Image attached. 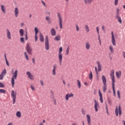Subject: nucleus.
I'll use <instances>...</instances> for the list:
<instances>
[{
  "label": "nucleus",
  "mask_w": 125,
  "mask_h": 125,
  "mask_svg": "<svg viewBox=\"0 0 125 125\" xmlns=\"http://www.w3.org/2000/svg\"><path fill=\"white\" fill-rule=\"evenodd\" d=\"M85 4H91L92 2V0H83Z\"/></svg>",
  "instance_id": "393cba45"
},
{
  "label": "nucleus",
  "mask_w": 125,
  "mask_h": 125,
  "mask_svg": "<svg viewBox=\"0 0 125 125\" xmlns=\"http://www.w3.org/2000/svg\"><path fill=\"white\" fill-rule=\"evenodd\" d=\"M82 113L83 115H85V111H84V110L82 109Z\"/></svg>",
  "instance_id": "5fc2aeb1"
},
{
  "label": "nucleus",
  "mask_w": 125,
  "mask_h": 125,
  "mask_svg": "<svg viewBox=\"0 0 125 125\" xmlns=\"http://www.w3.org/2000/svg\"><path fill=\"white\" fill-rule=\"evenodd\" d=\"M69 51H70V46H67L66 50V55H68L69 54Z\"/></svg>",
  "instance_id": "72a5a7b5"
},
{
  "label": "nucleus",
  "mask_w": 125,
  "mask_h": 125,
  "mask_svg": "<svg viewBox=\"0 0 125 125\" xmlns=\"http://www.w3.org/2000/svg\"><path fill=\"white\" fill-rule=\"evenodd\" d=\"M41 1L42 4L44 5V6H45V3L44 2V1H43V0H42Z\"/></svg>",
  "instance_id": "0e129e2a"
},
{
  "label": "nucleus",
  "mask_w": 125,
  "mask_h": 125,
  "mask_svg": "<svg viewBox=\"0 0 125 125\" xmlns=\"http://www.w3.org/2000/svg\"><path fill=\"white\" fill-rule=\"evenodd\" d=\"M26 49L28 54H30V55H32V52L33 51V49L30 46V44L29 43H27L26 44Z\"/></svg>",
  "instance_id": "6e6552de"
},
{
  "label": "nucleus",
  "mask_w": 125,
  "mask_h": 125,
  "mask_svg": "<svg viewBox=\"0 0 125 125\" xmlns=\"http://www.w3.org/2000/svg\"><path fill=\"white\" fill-rule=\"evenodd\" d=\"M24 54L26 60H29V56L27 54V53L26 52H24Z\"/></svg>",
  "instance_id": "58836bf2"
},
{
  "label": "nucleus",
  "mask_w": 125,
  "mask_h": 125,
  "mask_svg": "<svg viewBox=\"0 0 125 125\" xmlns=\"http://www.w3.org/2000/svg\"><path fill=\"white\" fill-rule=\"evenodd\" d=\"M62 51H63V48H62V47H60L59 48V54H61Z\"/></svg>",
  "instance_id": "ea45409f"
},
{
  "label": "nucleus",
  "mask_w": 125,
  "mask_h": 125,
  "mask_svg": "<svg viewBox=\"0 0 125 125\" xmlns=\"http://www.w3.org/2000/svg\"><path fill=\"white\" fill-rule=\"evenodd\" d=\"M54 103L55 105H57V103H56V100H54Z\"/></svg>",
  "instance_id": "338daca9"
},
{
  "label": "nucleus",
  "mask_w": 125,
  "mask_h": 125,
  "mask_svg": "<svg viewBox=\"0 0 125 125\" xmlns=\"http://www.w3.org/2000/svg\"><path fill=\"white\" fill-rule=\"evenodd\" d=\"M105 109H106L107 114H109V112H108V106H105Z\"/></svg>",
  "instance_id": "6e6d98bb"
},
{
  "label": "nucleus",
  "mask_w": 125,
  "mask_h": 125,
  "mask_svg": "<svg viewBox=\"0 0 125 125\" xmlns=\"http://www.w3.org/2000/svg\"><path fill=\"white\" fill-rule=\"evenodd\" d=\"M103 89L104 92H106V91L107 90V85H106V84H104Z\"/></svg>",
  "instance_id": "c85d7f7f"
},
{
  "label": "nucleus",
  "mask_w": 125,
  "mask_h": 125,
  "mask_svg": "<svg viewBox=\"0 0 125 125\" xmlns=\"http://www.w3.org/2000/svg\"><path fill=\"white\" fill-rule=\"evenodd\" d=\"M11 74L12 75L11 83H12V87H14V84H15V81L17 79V75H18V70H16L14 72H13V69L11 70Z\"/></svg>",
  "instance_id": "f257e3e1"
},
{
  "label": "nucleus",
  "mask_w": 125,
  "mask_h": 125,
  "mask_svg": "<svg viewBox=\"0 0 125 125\" xmlns=\"http://www.w3.org/2000/svg\"><path fill=\"white\" fill-rule=\"evenodd\" d=\"M85 46L86 49H87V50H89V49L90 48V43H89V42H85Z\"/></svg>",
  "instance_id": "aec40b11"
},
{
  "label": "nucleus",
  "mask_w": 125,
  "mask_h": 125,
  "mask_svg": "<svg viewBox=\"0 0 125 125\" xmlns=\"http://www.w3.org/2000/svg\"><path fill=\"white\" fill-rule=\"evenodd\" d=\"M40 83H41V85H42V86H43V82L42 80H41Z\"/></svg>",
  "instance_id": "4d7b16f0"
},
{
  "label": "nucleus",
  "mask_w": 125,
  "mask_h": 125,
  "mask_svg": "<svg viewBox=\"0 0 125 125\" xmlns=\"http://www.w3.org/2000/svg\"><path fill=\"white\" fill-rule=\"evenodd\" d=\"M51 34L52 36H54L55 35H56V31H55V29L54 28H52L51 29Z\"/></svg>",
  "instance_id": "4be33fe9"
},
{
  "label": "nucleus",
  "mask_w": 125,
  "mask_h": 125,
  "mask_svg": "<svg viewBox=\"0 0 125 125\" xmlns=\"http://www.w3.org/2000/svg\"><path fill=\"white\" fill-rule=\"evenodd\" d=\"M111 42L113 45L115 46L116 45V40H115V36H114V32L113 31L111 32Z\"/></svg>",
  "instance_id": "9b49d317"
},
{
  "label": "nucleus",
  "mask_w": 125,
  "mask_h": 125,
  "mask_svg": "<svg viewBox=\"0 0 125 125\" xmlns=\"http://www.w3.org/2000/svg\"><path fill=\"white\" fill-rule=\"evenodd\" d=\"M1 75L3 76H5V75H6V69L5 68L3 70V71L1 73Z\"/></svg>",
  "instance_id": "473e14b6"
},
{
  "label": "nucleus",
  "mask_w": 125,
  "mask_h": 125,
  "mask_svg": "<svg viewBox=\"0 0 125 125\" xmlns=\"http://www.w3.org/2000/svg\"><path fill=\"white\" fill-rule=\"evenodd\" d=\"M63 59V57L62 56V54H59V61L61 62Z\"/></svg>",
  "instance_id": "cd10ccee"
},
{
  "label": "nucleus",
  "mask_w": 125,
  "mask_h": 125,
  "mask_svg": "<svg viewBox=\"0 0 125 125\" xmlns=\"http://www.w3.org/2000/svg\"><path fill=\"white\" fill-rule=\"evenodd\" d=\"M71 97H74L73 94V93H70V94L68 93L67 94H66L65 95V100L66 101H68V100H69V98H71Z\"/></svg>",
  "instance_id": "ddd939ff"
},
{
  "label": "nucleus",
  "mask_w": 125,
  "mask_h": 125,
  "mask_svg": "<svg viewBox=\"0 0 125 125\" xmlns=\"http://www.w3.org/2000/svg\"><path fill=\"white\" fill-rule=\"evenodd\" d=\"M45 20H46V21H49V17H45Z\"/></svg>",
  "instance_id": "13d9d810"
},
{
  "label": "nucleus",
  "mask_w": 125,
  "mask_h": 125,
  "mask_svg": "<svg viewBox=\"0 0 125 125\" xmlns=\"http://www.w3.org/2000/svg\"><path fill=\"white\" fill-rule=\"evenodd\" d=\"M45 48L46 50H49V42H48V36L47 35L45 36Z\"/></svg>",
  "instance_id": "423d86ee"
},
{
  "label": "nucleus",
  "mask_w": 125,
  "mask_h": 125,
  "mask_svg": "<svg viewBox=\"0 0 125 125\" xmlns=\"http://www.w3.org/2000/svg\"><path fill=\"white\" fill-rule=\"evenodd\" d=\"M35 42H37V41H38V36H35Z\"/></svg>",
  "instance_id": "052dcab7"
},
{
  "label": "nucleus",
  "mask_w": 125,
  "mask_h": 125,
  "mask_svg": "<svg viewBox=\"0 0 125 125\" xmlns=\"http://www.w3.org/2000/svg\"><path fill=\"white\" fill-rule=\"evenodd\" d=\"M116 77L118 79H120V76H122V72L121 71H119V72L117 71L116 72Z\"/></svg>",
  "instance_id": "5701e85b"
},
{
  "label": "nucleus",
  "mask_w": 125,
  "mask_h": 125,
  "mask_svg": "<svg viewBox=\"0 0 125 125\" xmlns=\"http://www.w3.org/2000/svg\"><path fill=\"white\" fill-rule=\"evenodd\" d=\"M113 92L114 96H116V91L115 90V84H112Z\"/></svg>",
  "instance_id": "bb28decb"
},
{
  "label": "nucleus",
  "mask_w": 125,
  "mask_h": 125,
  "mask_svg": "<svg viewBox=\"0 0 125 125\" xmlns=\"http://www.w3.org/2000/svg\"><path fill=\"white\" fill-rule=\"evenodd\" d=\"M56 69H57V65L54 64L52 71L53 76H55V75H56Z\"/></svg>",
  "instance_id": "f8f14e48"
},
{
  "label": "nucleus",
  "mask_w": 125,
  "mask_h": 125,
  "mask_svg": "<svg viewBox=\"0 0 125 125\" xmlns=\"http://www.w3.org/2000/svg\"><path fill=\"white\" fill-rule=\"evenodd\" d=\"M94 109L95 110V112H98V109H99V104H98V102L96 101V100H94Z\"/></svg>",
  "instance_id": "1a4fd4ad"
},
{
  "label": "nucleus",
  "mask_w": 125,
  "mask_h": 125,
  "mask_svg": "<svg viewBox=\"0 0 125 125\" xmlns=\"http://www.w3.org/2000/svg\"><path fill=\"white\" fill-rule=\"evenodd\" d=\"M34 30H35V32H39V29H38V28L37 27L35 28Z\"/></svg>",
  "instance_id": "680f3d73"
},
{
  "label": "nucleus",
  "mask_w": 125,
  "mask_h": 125,
  "mask_svg": "<svg viewBox=\"0 0 125 125\" xmlns=\"http://www.w3.org/2000/svg\"><path fill=\"white\" fill-rule=\"evenodd\" d=\"M26 75L29 79L31 80V81H34V75L30 71H27Z\"/></svg>",
  "instance_id": "9d476101"
},
{
  "label": "nucleus",
  "mask_w": 125,
  "mask_h": 125,
  "mask_svg": "<svg viewBox=\"0 0 125 125\" xmlns=\"http://www.w3.org/2000/svg\"><path fill=\"white\" fill-rule=\"evenodd\" d=\"M123 57L125 58V52L123 51Z\"/></svg>",
  "instance_id": "e2e57ef3"
},
{
  "label": "nucleus",
  "mask_w": 125,
  "mask_h": 125,
  "mask_svg": "<svg viewBox=\"0 0 125 125\" xmlns=\"http://www.w3.org/2000/svg\"><path fill=\"white\" fill-rule=\"evenodd\" d=\"M116 19L118 20V21L120 23V24H122V18L120 16V15L115 16Z\"/></svg>",
  "instance_id": "f3484780"
},
{
  "label": "nucleus",
  "mask_w": 125,
  "mask_h": 125,
  "mask_svg": "<svg viewBox=\"0 0 125 125\" xmlns=\"http://www.w3.org/2000/svg\"><path fill=\"white\" fill-rule=\"evenodd\" d=\"M122 122L123 123L124 125H125V120H122Z\"/></svg>",
  "instance_id": "774afa93"
},
{
  "label": "nucleus",
  "mask_w": 125,
  "mask_h": 125,
  "mask_svg": "<svg viewBox=\"0 0 125 125\" xmlns=\"http://www.w3.org/2000/svg\"><path fill=\"white\" fill-rule=\"evenodd\" d=\"M25 40L27 41L28 40V35L27 31L26 32V34H25Z\"/></svg>",
  "instance_id": "8fccbe9b"
},
{
  "label": "nucleus",
  "mask_w": 125,
  "mask_h": 125,
  "mask_svg": "<svg viewBox=\"0 0 125 125\" xmlns=\"http://www.w3.org/2000/svg\"><path fill=\"white\" fill-rule=\"evenodd\" d=\"M4 78V76L2 75V74L0 75V80H1Z\"/></svg>",
  "instance_id": "de8ad7c7"
},
{
  "label": "nucleus",
  "mask_w": 125,
  "mask_h": 125,
  "mask_svg": "<svg viewBox=\"0 0 125 125\" xmlns=\"http://www.w3.org/2000/svg\"><path fill=\"white\" fill-rule=\"evenodd\" d=\"M39 37L40 38V42H44L43 36H42V33H40L39 35Z\"/></svg>",
  "instance_id": "b1692460"
},
{
  "label": "nucleus",
  "mask_w": 125,
  "mask_h": 125,
  "mask_svg": "<svg viewBox=\"0 0 125 125\" xmlns=\"http://www.w3.org/2000/svg\"><path fill=\"white\" fill-rule=\"evenodd\" d=\"M99 95L100 96V101L101 103H103V96L102 95V94L101 93V91L100 90H99Z\"/></svg>",
  "instance_id": "4468645a"
},
{
  "label": "nucleus",
  "mask_w": 125,
  "mask_h": 125,
  "mask_svg": "<svg viewBox=\"0 0 125 125\" xmlns=\"http://www.w3.org/2000/svg\"><path fill=\"white\" fill-rule=\"evenodd\" d=\"M102 80L103 84H106L107 83V80H106V77H105V76L103 75L102 76Z\"/></svg>",
  "instance_id": "2eb2a0df"
},
{
  "label": "nucleus",
  "mask_w": 125,
  "mask_h": 125,
  "mask_svg": "<svg viewBox=\"0 0 125 125\" xmlns=\"http://www.w3.org/2000/svg\"><path fill=\"white\" fill-rule=\"evenodd\" d=\"M97 64L98 65V70H97V67H95V70L96 74H98V72L101 71L102 65H101V63H100V62L97 61Z\"/></svg>",
  "instance_id": "39448f33"
},
{
  "label": "nucleus",
  "mask_w": 125,
  "mask_h": 125,
  "mask_svg": "<svg viewBox=\"0 0 125 125\" xmlns=\"http://www.w3.org/2000/svg\"><path fill=\"white\" fill-rule=\"evenodd\" d=\"M60 40H61V39H60V35H58V36H56L55 38V41H57V42H59V41H60Z\"/></svg>",
  "instance_id": "2f4dec72"
},
{
  "label": "nucleus",
  "mask_w": 125,
  "mask_h": 125,
  "mask_svg": "<svg viewBox=\"0 0 125 125\" xmlns=\"http://www.w3.org/2000/svg\"><path fill=\"white\" fill-rule=\"evenodd\" d=\"M115 71L112 70L110 72V78L112 80V84H115Z\"/></svg>",
  "instance_id": "0eeeda50"
},
{
  "label": "nucleus",
  "mask_w": 125,
  "mask_h": 125,
  "mask_svg": "<svg viewBox=\"0 0 125 125\" xmlns=\"http://www.w3.org/2000/svg\"><path fill=\"white\" fill-rule=\"evenodd\" d=\"M16 115L17 117L20 118V117H21V112H20V111H17Z\"/></svg>",
  "instance_id": "c9c22d12"
},
{
  "label": "nucleus",
  "mask_w": 125,
  "mask_h": 125,
  "mask_svg": "<svg viewBox=\"0 0 125 125\" xmlns=\"http://www.w3.org/2000/svg\"><path fill=\"white\" fill-rule=\"evenodd\" d=\"M109 50L111 53H113V52H114V48L112 46H109Z\"/></svg>",
  "instance_id": "4c0bfd02"
},
{
  "label": "nucleus",
  "mask_w": 125,
  "mask_h": 125,
  "mask_svg": "<svg viewBox=\"0 0 125 125\" xmlns=\"http://www.w3.org/2000/svg\"><path fill=\"white\" fill-rule=\"evenodd\" d=\"M20 35L21 37L24 36V30L23 29H20L19 30Z\"/></svg>",
  "instance_id": "a878e982"
},
{
  "label": "nucleus",
  "mask_w": 125,
  "mask_h": 125,
  "mask_svg": "<svg viewBox=\"0 0 125 125\" xmlns=\"http://www.w3.org/2000/svg\"><path fill=\"white\" fill-rule=\"evenodd\" d=\"M30 87L32 90H35V87L33 85H31Z\"/></svg>",
  "instance_id": "864d4df0"
},
{
  "label": "nucleus",
  "mask_w": 125,
  "mask_h": 125,
  "mask_svg": "<svg viewBox=\"0 0 125 125\" xmlns=\"http://www.w3.org/2000/svg\"><path fill=\"white\" fill-rule=\"evenodd\" d=\"M5 86L4 85V84H3V83H0V88H2L3 87H4Z\"/></svg>",
  "instance_id": "37998d69"
},
{
  "label": "nucleus",
  "mask_w": 125,
  "mask_h": 125,
  "mask_svg": "<svg viewBox=\"0 0 125 125\" xmlns=\"http://www.w3.org/2000/svg\"><path fill=\"white\" fill-rule=\"evenodd\" d=\"M118 1H119V0H114L115 5H117V4H118Z\"/></svg>",
  "instance_id": "3c124183"
},
{
  "label": "nucleus",
  "mask_w": 125,
  "mask_h": 125,
  "mask_svg": "<svg viewBox=\"0 0 125 125\" xmlns=\"http://www.w3.org/2000/svg\"><path fill=\"white\" fill-rule=\"evenodd\" d=\"M0 93H3L4 94V93H5V90L3 89H0Z\"/></svg>",
  "instance_id": "79ce46f5"
},
{
  "label": "nucleus",
  "mask_w": 125,
  "mask_h": 125,
  "mask_svg": "<svg viewBox=\"0 0 125 125\" xmlns=\"http://www.w3.org/2000/svg\"><path fill=\"white\" fill-rule=\"evenodd\" d=\"M6 31L7 38L8 40H10V39H11V34L10 33V31L8 29H7Z\"/></svg>",
  "instance_id": "dca6fc26"
},
{
  "label": "nucleus",
  "mask_w": 125,
  "mask_h": 125,
  "mask_svg": "<svg viewBox=\"0 0 125 125\" xmlns=\"http://www.w3.org/2000/svg\"><path fill=\"white\" fill-rule=\"evenodd\" d=\"M11 96L13 99V104H15V101H16V96H17V93L14 91V90L11 91Z\"/></svg>",
  "instance_id": "20e7f679"
},
{
  "label": "nucleus",
  "mask_w": 125,
  "mask_h": 125,
  "mask_svg": "<svg viewBox=\"0 0 125 125\" xmlns=\"http://www.w3.org/2000/svg\"><path fill=\"white\" fill-rule=\"evenodd\" d=\"M115 115L116 117L118 116H121L122 115V109L121 108V104H119L118 106L117 105L115 108Z\"/></svg>",
  "instance_id": "f03ea898"
},
{
  "label": "nucleus",
  "mask_w": 125,
  "mask_h": 125,
  "mask_svg": "<svg viewBox=\"0 0 125 125\" xmlns=\"http://www.w3.org/2000/svg\"><path fill=\"white\" fill-rule=\"evenodd\" d=\"M98 40H99V42H100V41H101V40L100 39V34H98Z\"/></svg>",
  "instance_id": "69168bd1"
},
{
  "label": "nucleus",
  "mask_w": 125,
  "mask_h": 125,
  "mask_svg": "<svg viewBox=\"0 0 125 125\" xmlns=\"http://www.w3.org/2000/svg\"><path fill=\"white\" fill-rule=\"evenodd\" d=\"M14 14L16 17H18V14H19V11L18 10V8L16 7L15 8Z\"/></svg>",
  "instance_id": "6ab92c4d"
},
{
  "label": "nucleus",
  "mask_w": 125,
  "mask_h": 125,
  "mask_svg": "<svg viewBox=\"0 0 125 125\" xmlns=\"http://www.w3.org/2000/svg\"><path fill=\"white\" fill-rule=\"evenodd\" d=\"M32 62L33 64H36V62L35 61V58H32Z\"/></svg>",
  "instance_id": "bf43d9fd"
},
{
  "label": "nucleus",
  "mask_w": 125,
  "mask_h": 125,
  "mask_svg": "<svg viewBox=\"0 0 125 125\" xmlns=\"http://www.w3.org/2000/svg\"><path fill=\"white\" fill-rule=\"evenodd\" d=\"M78 83H77V86L78 88H81V82H80V80H78L77 81Z\"/></svg>",
  "instance_id": "f704fd0d"
},
{
  "label": "nucleus",
  "mask_w": 125,
  "mask_h": 125,
  "mask_svg": "<svg viewBox=\"0 0 125 125\" xmlns=\"http://www.w3.org/2000/svg\"><path fill=\"white\" fill-rule=\"evenodd\" d=\"M84 29L87 33H88L89 32V27H88V26L87 25H85Z\"/></svg>",
  "instance_id": "7c9ffc66"
},
{
  "label": "nucleus",
  "mask_w": 125,
  "mask_h": 125,
  "mask_svg": "<svg viewBox=\"0 0 125 125\" xmlns=\"http://www.w3.org/2000/svg\"><path fill=\"white\" fill-rule=\"evenodd\" d=\"M86 118H87V122L88 123V125H91L90 116H89V115L87 114L86 115Z\"/></svg>",
  "instance_id": "a211bd4d"
},
{
  "label": "nucleus",
  "mask_w": 125,
  "mask_h": 125,
  "mask_svg": "<svg viewBox=\"0 0 125 125\" xmlns=\"http://www.w3.org/2000/svg\"><path fill=\"white\" fill-rule=\"evenodd\" d=\"M93 76H92V72L90 71V74H89V80H92Z\"/></svg>",
  "instance_id": "e433bc0d"
},
{
  "label": "nucleus",
  "mask_w": 125,
  "mask_h": 125,
  "mask_svg": "<svg viewBox=\"0 0 125 125\" xmlns=\"http://www.w3.org/2000/svg\"><path fill=\"white\" fill-rule=\"evenodd\" d=\"M76 31H77V32H79V31H80L79 25H78V24H76Z\"/></svg>",
  "instance_id": "49530a36"
},
{
  "label": "nucleus",
  "mask_w": 125,
  "mask_h": 125,
  "mask_svg": "<svg viewBox=\"0 0 125 125\" xmlns=\"http://www.w3.org/2000/svg\"><path fill=\"white\" fill-rule=\"evenodd\" d=\"M96 30H97V34H98V35H99V27H96Z\"/></svg>",
  "instance_id": "603ef678"
},
{
  "label": "nucleus",
  "mask_w": 125,
  "mask_h": 125,
  "mask_svg": "<svg viewBox=\"0 0 125 125\" xmlns=\"http://www.w3.org/2000/svg\"><path fill=\"white\" fill-rule=\"evenodd\" d=\"M0 7H1V10L2 11V12H3L4 14H5V13H6V11H5V7H4V5H0Z\"/></svg>",
  "instance_id": "412c9836"
},
{
  "label": "nucleus",
  "mask_w": 125,
  "mask_h": 125,
  "mask_svg": "<svg viewBox=\"0 0 125 125\" xmlns=\"http://www.w3.org/2000/svg\"><path fill=\"white\" fill-rule=\"evenodd\" d=\"M116 15H120V9L118 8L116 9Z\"/></svg>",
  "instance_id": "c03bdc74"
},
{
  "label": "nucleus",
  "mask_w": 125,
  "mask_h": 125,
  "mask_svg": "<svg viewBox=\"0 0 125 125\" xmlns=\"http://www.w3.org/2000/svg\"><path fill=\"white\" fill-rule=\"evenodd\" d=\"M57 17L59 19V24L60 26V29H62V23H63V19H62V17H61V15H60V13L59 12L57 13Z\"/></svg>",
  "instance_id": "7ed1b4c3"
},
{
  "label": "nucleus",
  "mask_w": 125,
  "mask_h": 125,
  "mask_svg": "<svg viewBox=\"0 0 125 125\" xmlns=\"http://www.w3.org/2000/svg\"><path fill=\"white\" fill-rule=\"evenodd\" d=\"M117 95H118V98H121V94L120 93L119 90L117 91Z\"/></svg>",
  "instance_id": "a18cd8bd"
},
{
  "label": "nucleus",
  "mask_w": 125,
  "mask_h": 125,
  "mask_svg": "<svg viewBox=\"0 0 125 125\" xmlns=\"http://www.w3.org/2000/svg\"><path fill=\"white\" fill-rule=\"evenodd\" d=\"M4 57H5V62L7 66H9V63L8 62V61H7V59L6 58V54H4Z\"/></svg>",
  "instance_id": "c756f323"
},
{
  "label": "nucleus",
  "mask_w": 125,
  "mask_h": 125,
  "mask_svg": "<svg viewBox=\"0 0 125 125\" xmlns=\"http://www.w3.org/2000/svg\"><path fill=\"white\" fill-rule=\"evenodd\" d=\"M20 41L21 42H24V38L21 37L20 39Z\"/></svg>",
  "instance_id": "09e8293b"
},
{
  "label": "nucleus",
  "mask_w": 125,
  "mask_h": 125,
  "mask_svg": "<svg viewBox=\"0 0 125 125\" xmlns=\"http://www.w3.org/2000/svg\"><path fill=\"white\" fill-rule=\"evenodd\" d=\"M102 30L103 31L104 33H106V30L105 29V26L104 25L102 26Z\"/></svg>",
  "instance_id": "a19ab883"
}]
</instances>
